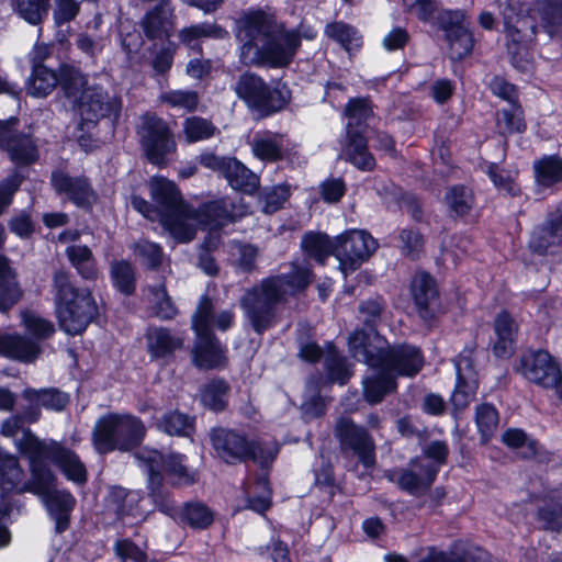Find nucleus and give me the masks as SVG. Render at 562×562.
I'll return each mask as SVG.
<instances>
[{"label": "nucleus", "mask_w": 562, "mask_h": 562, "mask_svg": "<svg viewBox=\"0 0 562 562\" xmlns=\"http://www.w3.org/2000/svg\"><path fill=\"white\" fill-rule=\"evenodd\" d=\"M18 450L27 459L30 468V479L23 482L20 492L41 496L55 522L56 533H64L70 528L77 501L69 490L57 488L58 477L49 464L67 481L82 487L89 481L85 462L74 449L55 439L41 440L30 428L23 429Z\"/></svg>", "instance_id": "1"}, {"label": "nucleus", "mask_w": 562, "mask_h": 562, "mask_svg": "<svg viewBox=\"0 0 562 562\" xmlns=\"http://www.w3.org/2000/svg\"><path fill=\"white\" fill-rule=\"evenodd\" d=\"M237 37L243 43L239 60L247 67H288L300 46L296 31H285L263 11H251L240 16Z\"/></svg>", "instance_id": "2"}, {"label": "nucleus", "mask_w": 562, "mask_h": 562, "mask_svg": "<svg viewBox=\"0 0 562 562\" xmlns=\"http://www.w3.org/2000/svg\"><path fill=\"white\" fill-rule=\"evenodd\" d=\"M313 281V271L296 267L292 272L268 277L247 289L240 297V307L252 329L259 336L273 328L279 318V305L286 301L285 286L303 292Z\"/></svg>", "instance_id": "3"}, {"label": "nucleus", "mask_w": 562, "mask_h": 562, "mask_svg": "<svg viewBox=\"0 0 562 562\" xmlns=\"http://www.w3.org/2000/svg\"><path fill=\"white\" fill-rule=\"evenodd\" d=\"M497 4L509 38L507 49L514 61L533 40L537 31L535 21L540 23L549 36H562V0H535L531 15L522 14L524 8L518 0H497Z\"/></svg>", "instance_id": "4"}, {"label": "nucleus", "mask_w": 562, "mask_h": 562, "mask_svg": "<svg viewBox=\"0 0 562 562\" xmlns=\"http://www.w3.org/2000/svg\"><path fill=\"white\" fill-rule=\"evenodd\" d=\"M209 437L216 456L227 465L254 463L261 471H270L280 451L277 445L270 446L236 428L215 426Z\"/></svg>", "instance_id": "5"}, {"label": "nucleus", "mask_w": 562, "mask_h": 562, "mask_svg": "<svg viewBox=\"0 0 562 562\" xmlns=\"http://www.w3.org/2000/svg\"><path fill=\"white\" fill-rule=\"evenodd\" d=\"M55 311L63 330L81 335L91 323H98L100 313L91 290L75 286L66 272L54 274Z\"/></svg>", "instance_id": "6"}, {"label": "nucleus", "mask_w": 562, "mask_h": 562, "mask_svg": "<svg viewBox=\"0 0 562 562\" xmlns=\"http://www.w3.org/2000/svg\"><path fill=\"white\" fill-rule=\"evenodd\" d=\"M147 435L143 419L131 413H108L94 424L91 441L99 454L138 450Z\"/></svg>", "instance_id": "7"}, {"label": "nucleus", "mask_w": 562, "mask_h": 562, "mask_svg": "<svg viewBox=\"0 0 562 562\" xmlns=\"http://www.w3.org/2000/svg\"><path fill=\"white\" fill-rule=\"evenodd\" d=\"M149 188L162 228L178 243L191 241L195 237V228L187 222L191 204L183 199L179 187L168 178L156 177Z\"/></svg>", "instance_id": "8"}, {"label": "nucleus", "mask_w": 562, "mask_h": 562, "mask_svg": "<svg viewBox=\"0 0 562 562\" xmlns=\"http://www.w3.org/2000/svg\"><path fill=\"white\" fill-rule=\"evenodd\" d=\"M449 447L443 440H432L423 450L422 457H413L408 461L409 468H400L394 474H387L391 482H395L397 487L408 495L420 497L428 493L436 482L440 469L447 464L449 458Z\"/></svg>", "instance_id": "9"}, {"label": "nucleus", "mask_w": 562, "mask_h": 562, "mask_svg": "<svg viewBox=\"0 0 562 562\" xmlns=\"http://www.w3.org/2000/svg\"><path fill=\"white\" fill-rule=\"evenodd\" d=\"M134 457L146 472H158L172 488H187L200 482L201 471L190 464L186 453L143 448Z\"/></svg>", "instance_id": "10"}, {"label": "nucleus", "mask_w": 562, "mask_h": 562, "mask_svg": "<svg viewBox=\"0 0 562 562\" xmlns=\"http://www.w3.org/2000/svg\"><path fill=\"white\" fill-rule=\"evenodd\" d=\"M234 90L250 109L265 116L283 110L291 100V91L285 85L277 82L271 87L260 76L250 71L238 77Z\"/></svg>", "instance_id": "11"}, {"label": "nucleus", "mask_w": 562, "mask_h": 562, "mask_svg": "<svg viewBox=\"0 0 562 562\" xmlns=\"http://www.w3.org/2000/svg\"><path fill=\"white\" fill-rule=\"evenodd\" d=\"M516 371L544 390H554L562 402V368L559 360L547 349L525 351L519 358Z\"/></svg>", "instance_id": "12"}, {"label": "nucleus", "mask_w": 562, "mask_h": 562, "mask_svg": "<svg viewBox=\"0 0 562 562\" xmlns=\"http://www.w3.org/2000/svg\"><path fill=\"white\" fill-rule=\"evenodd\" d=\"M376 249V239L366 229L351 228L335 237V258L344 273L358 270Z\"/></svg>", "instance_id": "13"}, {"label": "nucleus", "mask_w": 562, "mask_h": 562, "mask_svg": "<svg viewBox=\"0 0 562 562\" xmlns=\"http://www.w3.org/2000/svg\"><path fill=\"white\" fill-rule=\"evenodd\" d=\"M199 162L202 167L226 179L232 189L243 194L252 195L259 188V177L236 157L202 153L199 157Z\"/></svg>", "instance_id": "14"}, {"label": "nucleus", "mask_w": 562, "mask_h": 562, "mask_svg": "<svg viewBox=\"0 0 562 562\" xmlns=\"http://www.w3.org/2000/svg\"><path fill=\"white\" fill-rule=\"evenodd\" d=\"M335 437L344 454L351 452L367 469L376 462L375 443L369 430L350 417L341 416L335 425Z\"/></svg>", "instance_id": "15"}, {"label": "nucleus", "mask_w": 562, "mask_h": 562, "mask_svg": "<svg viewBox=\"0 0 562 562\" xmlns=\"http://www.w3.org/2000/svg\"><path fill=\"white\" fill-rule=\"evenodd\" d=\"M50 184L56 194L66 195L78 209L86 213L93 211L98 194L88 177H72L63 170H54L50 175Z\"/></svg>", "instance_id": "16"}, {"label": "nucleus", "mask_w": 562, "mask_h": 562, "mask_svg": "<svg viewBox=\"0 0 562 562\" xmlns=\"http://www.w3.org/2000/svg\"><path fill=\"white\" fill-rule=\"evenodd\" d=\"M425 357L423 350L412 344L401 342L386 347L381 364L389 370L396 379L414 378L424 368Z\"/></svg>", "instance_id": "17"}, {"label": "nucleus", "mask_w": 562, "mask_h": 562, "mask_svg": "<svg viewBox=\"0 0 562 562\" xmlns=\"http://www.w3.org/2000/svg\"><path fill=\"white\" fill-rule=\"evenodd\" d=\"M387 339L379 330L357 327L347 340L350 356L368 367H379L387 347Z\"/></svg>", "instance_id": "18"}, {"label": "nucleus", "mask_w": 562, "mask_h": 562, "mask_svg": "<svg viewBox=\"0 0 562 562\" xmlns=\"http://www.w3.org/2000/svg\"><path fill=\"white\" fill-rule=\"evenodd\" d=\"M235 204L222 196L202 202L196 209L190 205L188 220H194L202 229L220 232L237 222Z\"/></svg>", "instance_id": "19"}, {"label": "nucleus", "mask_w": 562, "mask_h": 562, "mask_svg": "<svg viewBox=\"0 0 562 562\" xmlns=\"http://www.w3.org/2000/svg\"><path fill=\"white\" fill-rule=\"evenodd\" d=\"M409 294L422 319L431 321L436 317L440 291L436 278L429 271L418 269L414 272L409 283Z\"/></svg>", "instance_id": "20"}, {"label": "nucleus", "mask_w": 562, "mask_h": 562, "mask_svg": "<svg viewBox=\"0 0 562 562\" xmlns=\"http://www.w3.org/2000/svg\"><path fill=\"white\" fill-rule=\"evenodd\" d=\"M23 475L18 457L0 450V522H4L12 512L10 495L24 493L20 492Z\"/></svg>", "instance_id": "21"}, {"label": "nucleus", "mask_w": 562, "mask_h": 562, "mask_svg": "<svg viewBox=\"0 0 562 562\" xmlns=\"http://www.w3.org/2000/svg\"><path fill=\"white\" fill-rule=\"evenodd\" d=\"M75 105L81 117L78 128L87 132L95 127L100 119L109 116L116 108L115 102L98 87L86 90Z\"/></svg>", "instance_id": "22"}, {"label": "nucleus", "mask_w": 562, "mask_h": 562, "mask_svg": "<svg viewBox=\"0 0 562 562\" xmlns=\"http://www.w3.org/2000/svg\"><path fill=\"white\" fill-rule=\"evenodd\" d=\"M562 246V201L550 212L543 224L537 226L529 238L531 254L547 256L551 248Z\"/></svg>", "instance_id": "23"}, {"label": "nucleus", "mask_w": 562, "mask_h": 562, "mask_svg": "<svg viewBox=\"0 0 562 562\" xmlns=\"http://www.w3.org/2000/svg\"><path fill=\"white\" fill-rule=\"evenodd\" d=\"M176 13L169 0L158 2L140 19L139 25L149 41H167L176 29Z\"/></svg>", "instance_id": "24"}, {"label": "nucleus", "mask_w": 562, "mask_h": 562, "mask_svg": "<svg viewBox=\"0 0 562 562\" xmlns=\"http://www.w3.org/2000/svg\"><path fill=\"white\" fill-rule=\"evenodd\" d=\"M419 562H493L491 553L480 546L454 540L448 550L429 547Z\"/></svg>", "instance_id": "25"}, {"label": "nucleus", "mask_w": 562, "mask_h": 562, "mask_svg": "<svg viewBox=\"0 0 562 562\" xmlns=\"http://www.w3.org/2000/svg\"><path fill=\"white\" fill-rule=\"evenodd\" d=\"M192 348V363L200 370L225 369L228 358L214 333H199Z\"/></svg>", "instance_id": "26"}, {"label": "nucleus", "mask_w": 562, "mask_h": 562, "mask_svg": "<svg viewBox=\"0 0 562 562\" xmlns=\"http://www.w3.org/2000/svg\"><path fill=\"white\" fill-rule=\"evenodd\" d=\"M495 340L492 345V352L497 359H509L516 350L519 325L513 314L501 310L493 319Z\"/></svg>", "instance_id": "27"}, {"label": "nucleus", "mask_w": 562, "mask_h": 562, "mask_svg": "<svg viewBox=\"0 0 562 562\" xmlns=\"http://www.w3.org/2000/svg\"><path fill=\"white\" fill-rule=\"evenodd\" d=\"M369 368L375 372L362 378V396L366 403L373 406L382 403L386 396L396 393L398 381L384 367Z\"/></svg>", "instance_id": "28"}, {"label": "nucleus", "mask_w": 562, "mask_h": 562, "mask_svg": "<svg viewBox=\"0 0 562 562\" xmlns=\"http://www.w3.org/2000/svg\"><path fill=\"white\" fill-rule=\"evenodd\" d=\"M146 497L140 491L126 490L122 486H113L110 491V502L115 507L117 518H133L137 522L146 520L150 510L143 506Z\"/></svg>", "instance_id": "29"}, {"label": "nucleus", "mask_w": 562, "mask_h": 562, "mask_svg": "<svg viewBox=\"0 0 562 562\" xmlns=\"http://www.w3.org/2000/svg\"><path fill=\"white\" fill-rule=\"evenodd\" d=\"M344 114L348 119V140H367L372 137L367 121L373 115V110L368 98L350 99L345 106Z\"/></svg>", "instance_id": "30"}, {"label": "nucleus", "mask_w": 562, "mask_h": 562, "mask_svg": "<svg viewBox=\"0 0 562 562\" xmlns=\"http://www.w3.org/2000/svg\"><path fill=\"white\" fill-rule=\"evenodd\" d=\"M447 215L453 221H464L476 206V196L472 188L456 183L447 187L443 195Z\"/></svg>", "instance_id": "31"}, {"label": "nucleus", "mask_w": 562, "mask_h": 562, "mask_svg": "<svg viewBox=\"0 0 562 562\" xmlns=\"http://www.w3.org/2000/svg\"><path fill=\"white\" fill-rule=\"evenodd\" d=\"M42 349L37 341L19 334L0 335V356L23 363L35 361Z\"/></svg>", "instance_id": "32"}, {"label": "nucleus", "mask_w": 562, "mask_h": 562, "mask_svg": "<svg viewBox=\"0 0 562 562\" xmlns=\"http://www.w3.org/2000/svg\"><path fill=\"white\" fill-rule=\"evenodd\" d=\"M324 370L328 384L345 386L353 376V366L334 341H326Z\"/></svg>", "instance_id": "33"}, {"label": "nucleus", "mask_w": 562, "mask_h": 562, "mask_svg": "<svg viewBox=\"0 0 562 562\" xmlns=\"http://www.w3.org/2000/svg\"><path fill=\"white\" fill-rule=\"evenodd\" d=\"M390 238L393 240L392 246L409 261H418L425 254L426 238L416 226L398 227Z\"/></svg>", "instance_id": "34"}, {"label": "nucleus", "mask_w": 562, "mask_h": 562, "mask_svg": "<svg viewBox=\"0 0 562 562\" xmlns=\"http://www.w3.org/2000/svg\"><path fill=\"white\" fill-rule=\"evenodd\" d=\"M147 351L151 360L171 359L183 346V340L164 326L154 327L146 333Z\"/></svg>", "instance_id": "35"}, {"label": "nucleus", "mask_w": 562, "mask_h": 562, "mask_svg": "<svg viewBox=\"0 0 562 562\" xmlns=\"http://www.w3.org/2000/svg\"><path fill=\"white\" fill-rule=\"evenodd\" d=\"M502 442L512 450L522 449L519 459L524 461H542L541 454L549 452L541 446L538 439L529 437L522 428L509 427L502 434Z\"/></svg>", "instance_id": "36"}, {"label": "nucleus", "mask_w": 562, "mask_h": 562, "mask_svg": "<svg viewBox=\"0 0 562 562\" xmlns=\"http://www.w3.org/2000/svg\"><path fill=\"white\" fill-rule=\"evenodd\" d=\"M16 278L10 259L0 254V313H8L23 295Z\"/></svg>", "instance_id": "37"}, {"label": "nucleus", "mask_w": 562, "mask_h": 562, "mask_svg": "<svg viewBox=\"0 0 562 562\" xmlns=\"http://www.w3.org/2000/svg\"><path fill=\"white\" fill-rule=\"evenodd\" d=\"M146 488L148 497L155 508L166 516L177 519L178 507L176 505L172 493L166 487V481L156 471L147 472Z\"/></svg>", "instance_id": "38"}, {"label": "nucleus", "mask_w": 562, "mask_h": 562, "mask_svg": "<svg viewBox=\"0 0 562 562\" xmlns=\"http://www.w3.org/2000/svg\"><path fill=\"white\" fill-rule=\"evenodd\" d=\"M177 519L192 530H205L210 528L215 519L214 512L200 501L184 502L178 508Z\"/></svg>", "instance_id": "39"}, {"label": "nucleus", "mask_w": 562, "mask_h": 562, "mask_svg": "<svg viewBox=\"0 0 562 562\" xmlns=\"http://www.w3.org/2000/svg\"><path fill=\"white\" fill-rule=\"evenodd\" d=\"M110 281L112 286L124 296H133L137 289V277L134 265L127 259H115L110 263Z\"/></svg>", "instance_id": "40"}, {"label": "nucleus", "mask_w": 562, "mask_h": 562, "mask_svg": "<svg viewBox=\"0 0 562 562\" xmlns=\"http://www.w3.org/2000/svg\"><path fill=\"white\" fill-rule=\"evenodd\" d=\"M22 397L27 402H37L41 407L47 411L61 412L70 402L69 394L58 387L33 389L26 387Z\"/></svg>", "instance_id": "41"}, {"label": "nucleus", "mask_w": 562, "mask_h": 562, "mask_svg": "<svg viewBox=\"0 0 562 562\" xmlns=\"http://www.w3.org/2000/svg\"><path fill=\"white\" fill-rule=\"evenodd\" d=\"M537 520L550 532H562V493L546 495L537 509Z\"/></svg>", "instance_id": "42"}, {"label": "nucleus", "mask_w": 562, "mask_h": 562, "mask_svg": "<svg viewBox=\"0 0 562 562\" xmlns=\"http://www.w3.org/2000/svg\"><path fill=\"white\" fill-rule=\"evenodd\" d=\"M66 255L71 267L86 281H95L99 277L97 259L87 245L69 246Z\"/></svg>", "instance_id": "43"}, {"label": "nucleus", "mask_w": 562, "mask_h": 562, "mask_svg": "<svg viewBox=\"0 0 562 562\" xmlns=\"http://www.w3.org/2000/svg\"><path fill=\"white\" fill-rule=\"evenodd\" d=\"M231 385L224 378L211 379L201 391L202 404L213 413H222L228 406Z\"/></svg>", "instance_id": "44"}, {"label": "nucleus", "mask_w": 562, "mask_h": 562, "mask_svg": "<svg viewBox=\"0 0 562 562\" xmlns=\"http://www.w3.org/2000/svg\"><path fill=\"white\" fill-rule=\"evenodd\" d=\"M301 248L304 254L317 262H324L329 256L335 257V239L325 233L310 231L303 235Z\"/></svg>", "instance_id": "45"}, {"label": "nucleus", "mask_w": 562, "mask_h": 562, "mask_svg": "<svg viewBox=\"0 0 562 562\" xmlns=\"http://www.w3.org/2000/svg\"><path fill=\"white\" fill-rule=\"evenodd\" d=\"M474 422L481 445L492 441L499 424V413L493 403L484 402L475 407Z\"/></svg>", "instance_id": "46"}, {"label": "nucleus", "mask_w": 562, "mask_h": 562, "mask_svg": "<svg viewBox=\"0 0 562 562\" xmlns=\"http://www.w3.org/2000/svg\"><path fill=\"white\" fill-rule=\"evenodd\" d=\"M159 428L172 437H191L195 432V418L178 409L167 412L159 422Z\"/></svg>", "instance_id": "47"}, {"label": "nucleus", "mask_w": 562, "mask_h": 562, "mask_svg": "<svg viewBox=\"0 0 562 562\" xmlns=\"http://www.w3.org/2000/svg\"><path fill=\"white\" fill-rule=\"evenodd\" d=\"M59 86L66 98L72 100L74 103L90 88L86 76L79 69L69 65L59 68Z\"/></svg>", "instance_id": "48"}, {"label": "nucleus", "mask_w": 562, "mask_h": 562, "mask_svg": "<svg viewBox=\"0 0 562 562\" xmlns=\"http://www.w3.org/2000/svg\"><path fill=\"white\" fill-rule=\"evenodd\" d=\"M537 184L542 189H550L562 182V158L551 155L535 165Z\"/></svg>", "instance_id": "49"}, {"label": "nucleus", "mask_w": 562, "mask_h": 562, "mask_svg": "<svg viewBox=\"0 0 562 562\" xmlns=\"http://www.w3.org/2000/svg\"><path fill=\"white\" fill-rule=\"evenodd\" d=\"M59 85V74L44 65L33 66L32 76L27 82V92L33 97H46Z\"/></svg>", "instance_id": "50"}, {"label": "nucleus", "mask_w": 562, "mask_h": 562, "mask_svg": "<svg viewBox=\"0 0 562 562\" xmlns=\"http://www.w3.org/2000/svg\"><path fill=\"white\" fill-rule=\"evenodd\" d=\"M485 173L501 194L510 198L521 195L520 184L509 170L499 168L496 162H490L486 167Z\"/></svg>", "instance_id": "51"}, {"label": "nucleus", "mask_w": 562, "mask_h": 562, "mask_svg": "<svg viewBox=\"0 0 562 562\" xmlns=\"http://www.w3.org/2000/svg\"><path fill=\"white\" fill-rule=\"evenodd\" d=\"M255 477V485L261 490L260 495H248L246 497V508L259 515H265L272 507V488L269 480V471Z\"/></svg>", "instance_id": "52"}, {"label": "nucleus", "mask_w": 562, "mask_h": 562, "mask_svg": "<svg viewBox=\"0 0 562 562\" xmlns=\"http://www.w3.org/2000/svg\"><path fill=\"white\" fill-rule=\"evenodd\" d=\"M134 252L144 261L149 271H158L164 263V248L150 239H139L133 246Z\"/></svg>", "instance_id": "53"}, {"label": "nucleus", "mask_w": 562, "mask_h": 562, "mask_svg": "<svg viewBox=\"0 0 562 562\" xmlns=\"http://www.w3.org/2000/svg\"><path fill=\"white\" fill-rule=\"evenodd\" d=\"M446 36L449 42L451 58L462 59L473 48L471 32L464 26L448 27Z\"/></svg>", "instance_id": "54"}, {"label": "nucleus", "mask_w": 562, "mask_h": 562, "mask_svg": "<svg viewBox=\"0 0 562 562\" xmlns=\"http://www.w3.org/2000/svg\"><path fill=\"white\" fill-rule=\"evenodd\" d=\"M341 153L346 161L358 169L371 171L375 167V158L369 150V143H344Z\"/></svg>", "instance_id": "55"}, {"label": "nucleus", "mask_w": 562, "mask_h": 562, "mask_svg": "<svg viewBox=\"0 0 562 562\" xmlns=\"http://www.w3.org/2000/svg\"><path fill=\"white\" fill-rule=\"evenodd\" d=\"M139 133L147 140H168L173 136L168 123L155 113H145L140 117Z\"/></svg>", "instance_id": "56"}, {"label": "nucleus", "mask_w": 562, "mask_h": 562, "mask_svg": "<svg viewBox=\"0 0 562 562\" xmlns=\"http://www.w3.org/2000/svg\"><path fill=\"white\" fill-rule=\"evenodd\" d=\"M149 292L156 299L153 310L157 318L160 321H171L178 315L179 310L169 295L165 282L150 286Z\"/></svg>", "instance_id": "57"}, {"label": "nucleus", "mask_w": 562, "mask_h": 562, "mask_svg": "<svg viewBox=\"0 0 562 562\" xmlns=\"http://www.w3.org/2000/svg\"><path fill=\"white\" fill-rule=\"evenodd\" d=\"M226 32L216 24H198L183 27L179 31L178 37L180 42L189 47H193L194 43L203 37H224Z\"/></svg>", "instance_id": "58"}, {"label": "nucleus", "mask_w": 562, "mask_h": 562, "mask_svg": "<svg viewBox=\"0 0 562 562\" xmlns=\"http://www.w3.org/2000/svg\"><path fill=\"white\" fill-rule=\"evenodd\" d=\"M15 11L31 24H38L47 15L49 0H12Z\"/></svg>", "instance_id": "59"}, {"label": "nucleus", "mask_w": 562, "mask_h": 562, "mask_svg": "<svg viewBox=\"0 0 562 562\" xmlns=\"http://www.w3.org/2000/svg\"><path fill=\"white\" fill-rule=\"evenodd\" d=\"M37 143H0V148H5L11 160L18 166H30L37 161Z\"/></svg>", "instance_id": "60"}, {"label": "nucleus", "mask_w": 562, "mask_h": 562, "mask_svg": "<svg viewBox=\"0 0 562 562\" xmlns=\"http://www.w3.org/2000/svg\"><path fill=\"white\" fill-rule=\"evenodd\" d=\"M159 100L171 108L192 112L198 108L199 93L193 90H170L160 94Z\"/></svg>", "instance_id": "61"}, {"label": "nucleus", "mask_w": 562, "mask_h": 562, "mask_svg": "<svg viewBox=\"0 0 562 562\" xmlns=\"http://www.w3.org/2000/svg\"><path fill=\"white\" fill-rule=\"evenodd\" d=\"M214 315V305L212 299L203 294L192 316V329L195 334L199 333H214L211 324Z\"/></svg>", "instance_id": "62"}, {"label": "nucleus", "mask_w": 562, "mask_h": 562, "mask_svg": "<svg viewBox=\"0 0 562 562\" xmlns=\"http://www.w3.org/2000/svg\"><path fill=\"white\" fill-rule=\"evenodd\" d=\"M521 113L519 104L510 105L509 109H504L499 112L497 126L503 136L512 135L515 132H521L525 128L526 125Z\"/></svg>", "instance_id": "63"}, {"label": "nucleus", "mask_w": 562, "mask_h": 562, "mask_svg": "<svg viewBox=\"0 0 562 562\" xmlns=\"http://www.w3.org/2000/svg\"><path fill=\"white\" fill-rule=\"evenodd\" d=\"M183 130L189 140L212 138L217 132V128L210 120L201 116L188 117L183 123Z\"/></svg>", "instance_id": "64"}]
</instances>
